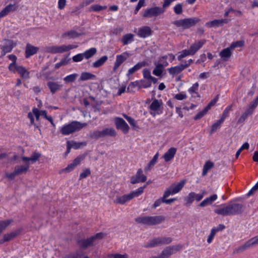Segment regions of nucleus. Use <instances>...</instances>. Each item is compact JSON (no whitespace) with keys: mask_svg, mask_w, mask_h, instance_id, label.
<instances>
[{"mask_svg":"<svg viewBox=\"0 0 258 258\" xmlns=\"http://www.w3.org/2000/svg\"><path fill=\"white\" fill-rule=\"evenodd\" d=\"M245 206L240 204H231L223 208L214 210L215 213L222 216L239 215L243 213Z\"/></svg>","mask_w":258,"mask_h":258,"instance_id":"f257e3e1","label":"nucleus"},{"mask_svg":"<svg viewBox=\"0 0 258 258\" xmlns=\"http://www.w3.org/2000/svg\"><path fill=\"white\" fill-rule=\"evenodd\" d=\"M106 234L103 232L97 233L87 239L77 238V243L79 247L82 249H86L88 247L94 246V241L97 239L103 238Z\"/></svg>","mask_w":258,"mask_h":258,"instance_id":"f03ea898","label":"nucleus"},{"mask_svg":"<svg viewBox=\"0 0 258 258\" xmlns=\"http://www.w3.org/2000/svg\"><path fill=\"white\" fill-rule=\"evenodd\" d=\"M165 219V218L163 216H145L138 217L135 218V220L138 223L148 226H153L161 223Z\"/></svg>","mask_w":258,"mask_h":258,"instance_id":"7ed1b4c3","label":"nucleus"},{"mask_svg":"<svg viewBox=\"0 0 258 258\" xmlns=\"http://www.w3.org/2000/svg\"><path fill=\"white\" fill-rule=\"evenodd\" d=\"M85 125L86 123L82 124L79 121H73L70 123L63 125L60 130V133L63 135H69L80 130Z\"/></svg>","mask_w":258,"mask_h":258,"instance_id":"20e7f679","label":"nucleus"},{"mask_svg":"<svg viewBox=\"0 0 258 258\" xmlns=\"http://www.w3.org/2000/svg\"><path fill=\"white\" fill-rule=\"evenodd\" d=\"M146 187V185L139 187L136 190L133 191L128 194L124 195L121 197H118L116 199L115 202L119 204H124L133 198L138 197L142 194Z\"/></svg>","mask_w":258,"mask_h":258,"instance_id":"39448f33","label":"nucleus"},{"mask_svg":"<svg viewBox=\"0 0 258 258\" xmlns=\"http://www.w3.org/2000/svg\"><path fill=\"white\" fill-rule=\"evenodd\" d=\"M200 21V19L197 17H192L175 20L172 22V24L177 27H182L183 29H187L196 25Z\"/></svg>","mask_w":258,"mask_h":258,"instance_id":"423d86ee","label":"nucleus"},{"mask_svg":"<svg viewBox=\"0 0 258 258\" xmlns=\"http://www.w3.org/2000/svg\"><path fill=\"white\" fill-rule=\"evenodd\" d=\"M77 47V45L71 44L68 45H62L61 46H50L46 48V51L48 53L53 54L57 53H63L71 49L75 48Z\"/></svg>","mask_w":258,"mask_h":258,"instance_id":"0eeeda50","label":"nucleus"},{"mask_svg":"<svg viewBox=\"0 0 258 258\" xmlns=\"http://www.w3.org/2000/svg\"><path fill=\"white\" fill-rule=\"evenodd\" d=\"M183 247L182 244L170 245L166 247L161 252L163 258H169L171 255L175 254Z\"/></svg>","mask_w":258,"mask_h":258,"instance_id":"6e6552de","label":"nucleus"},{"mask_svg":"<svg viewBox=\"0 0 258 258\" xmlns=\"http://www.w3.org/2000/svg\"><path fill=\"white\" fill-rule=\"evenodd\" d=\"M165 12L163 9H161V7H154L147 9L143 15L145 18H152L157 17Z\"/></svg>","mask_w":258,"mask_h":258,"instance_id":"1a4fd4ad","label":"nucleus"},{"mask_svg":"<svg viewBox=\"0 0 258 258\" xmlns=\"http://www.w3.org/2000/svg\"><path fill=\"white\" fill-rule=\"evenodd\" d=\"M147 180V177L143 174V170L141 168L138 170L136 174L131 178V183L133 184L142 182H145Z\"/></svg>","mask_w":258,"mask_h":258,"instance_id":"9d476101","label":"nucleus"},{"mask_svg":"<svg viewBox=\"0 0 258 258\" xmlns=\"http://www.w3.org/2000/svg\"><path fill=\"white\" fill-rule=\"evenodd\" d=\"M204 197V193L201 194H197L194 192H190L188 196L184 198L186 205H190L196 200L197 202L201 201Z\"/></svg>","mask_w":258,"mask_h":258,"instance_id":"9b49d317","label":"nucleus"},{"mask_svg":"<svg viewBox=\"0 0 258 258\" xmlns=\"http://www.w3.org/2000/svg\"><path fill=\"white\" fill-rule=\"evenodd\" d=\"M115 124L116 128L121 130L124 134L128 133L129 126L122 118L116 117L115 118Z\"/></svg>","mask_w":258,"mask_h":258,"instance_id":"f8f14e48","label":"nucleus"},{"mask_svg":"<svg viewBox=\"0 0 258 258\" xmlns=\"http://www.w3.org/2000/svg\"><path fill=\"white\" fill-rule=\"evenodd\" d=\"M23 231V228H18L9 233L5 234L3 239L0 240V244L7 242L19 235Z\"/></svg>","mask_w":258,"mask_h":258,"instance_id":"ddd939ff","label":"nucleus"},{"mask_svg":"<svg viewBox=\"0 0 258 258\" xmlns=\"http://www.w3.org/2000/svg\"><path fill=\"white\" fill-rule=\"evenodd\" d=\"M130 56V54L127 52H125L122 54L117 55L113 68V71H115Z\"/></svg>","mask_w":258,"mask_h":258,"instance_id":"4468645a","label":"nucleus"},{"mask_svg":"<svg viewBox=\"0 0 258 258\" xmlns=\"http://www.w3.org/2000/svg\"><path fill=\"white\" fill-rule=\"evenodd\" d=\"M185 183V180H181L179 183L177 184H172L167 190H169L172 194H176L183 187Z\"/></svg>","mask_w":258,"mask_h":258,"instance_id":"2eb2a0df","label":"nucleus"},{"mask_svg":"<svg viewBox=\"0 0 258 258\" xmlns=\"http://www.w3.org/2000/svg\"><path fill=\"white\" fill-rule=\"evenodd\" d=\"M67 151L66 152V154H68L70 152L71 149L72 148L75 149H77L80 148L82 145H86V142H76L74 141H67Z\"/></svg>","mask_w":258,"mask_h":258,"instance_id":"dca6fc26","label":"nucleus"},{"mask_svg":"<svg viewBox=\"0 0 258 258\" xmlns=\"http://www.w3.org/2000/svg\"><path fill=\"white\" fill-rule=\"evenodd\" d=\"M229 22V20L227 19L221 20H214L206 23V26L211 28L214 27L222 26L224 24H227Z\"/></svg>","mask_w":258,"mask_h":258,"instance_id":"f3484780","label":"nucleus"},{"mask_svg":"<svg viewBox=\"0 0 258 258\" xmlns=\"http://www.w3.org/2000/svg\"><path fill=\"white\" fill-rule=\"evenodd\" d=\"M189 64H180L178 66L169 68L168 71L170 75H174L180 73L182 71L187 68Z\"/></svg>","mask_w":258,"mask_h":258,"instance_id":"a211bd4d","label":"nucleus"},{"mask_svg":"<svg viewBox=\"0 0 258 258\" xmlns=\"http://www.w3.org/2000/svg\"><path fill=\"white\" fill-rule=\"evenodd\" d=\"M39 48L37 47L34 46L31 44L28 43L26 46L25 49V57L29 58L31 55L36 54Z\"/></svg>","mask_w":258,"mask_h":258,"instance_id":"6ab92c4d","label":"nucleus"},{"mask_svg":"<svg viewBox=\"0 0 258 258\" xmlns=\"http://www.w3.org/2000/svg\"><path fill=\"white\" fill-rule=\"evenodd\" d=\"M205 39L201 40L197 43L192 44L189 48L191 55L195 54L206 43Z\"/></svg>","mask_w":258,"mask_h":258,"instance_id":"aec40b11","label":"nucleus"},{"mask_svg":"<svg viewBox=\"0 0 258 258\" xmlns=\"http://www.w3.org/2000/svg\"><path fill=\"white\" fill-rule=\"evenodd\" d=\"M16 43H15L13 40L10 39L4 40V45L1 47L2 49H4L5 51L10 52H11L13 48L15 47Z\"/></svg>","mask_w":258,"mask_h":258,"instance_id":"412c9836","label":"nucleus"},{"mask_svg":"<svg viewBox=\"0 0 258 258\" xmlns=\"http://www.w3.org/2000/svg\"><path fill=\"white\" fill-rule=\"evenodd\" d=\"M176 152V149L174 147L170 148L163 155V158L165 161L167 162L173 158Z\"/></svg>","mask_w":258,"mask_h":258,"instance_id":"4be33fe9","label":"nucleus"},{"mask_svg":"<svg viewBox=\"0 0 258 258\" xmlns=\"http://www.w3.org/2000/svg\"><path fill=\"white\" fill-rule=\"evenodd\" d=\"M152 30L148 26H144L139 29L138 35L142 38H145L149 36L152 34Z\"/></svg>","mask_w":258,"mask_h":258,"instance_id":"5701e85b","label":"nucleus"},{"mask_svg":"<svg viewBox=\"0 0 258 258\" xmlns=\"http://www.w3.org/2000/svg\"><path fill=\"white\" fill-rule=\"evenodd\" d=\"M217 199V195L216 194H214L211 196L210 197L207 198L204 200H203L199 205L200 207H205L207 205H210L212 204L214 201H215Z\"/></svg>","mask_w":258,"mask_h":258,"instance_id":"b1692460","label":"nucleus"},{"mask_svg":"<svg viewBox=\"0 0 258 258\" xmlns=\"http://www.w3.org/2000/svg\"><path fill=\"white\" fill-rule=\"evenodd\" d=\"M231 49L230 47L223 49L220 53V55L224 61H227L231 55Z\"/></svg>","mask_w":258,"mask_h":258,"instance_id":"393cba45","label":"nucleus"},{"mask_svg":"<svg viewBox=\"0 0 258 258\" xmlns=\"http://www.w3.org/2000/svg\"><path fill=\"white\" fill-rule=\"evenodd\" d=\"M252 247L251 245L250 244V243L249 242V240H248L244 244L242 245H241L239 246L238 247L236 248L234 251V253H240L242 252L243 251H245V250L250 248Z\"/></svg>","mask_w":258,"mask_h":258,"instance_id":"a878e982","label":"nucleus"},{"mask_svg":"<svg viewBox=\"0 0 258 258\" xmlns=\"http://www.w3.org/2000/svg\"><path fill=\"white\" fill-rule=\"evenodd\" d=\"M145 66L146 62L145 61H142L137 63L134 67L128 70L127 76L128 77L130 75L134 74L136 71H138L139 70L145 67Z\"/></svg>","mask_w":258,"mask_h":258,"instance_id":"bb28decb","label":"nucleus"},{"mask_svg":"<svg viewBox=\"0 0 258 258\" xmlns=\"http://www.w3.org/2000/svg\"><path fill=\"white\" fill-rule=\"evenodd\" d=\"M47 85L49 87L50 92L52 94L55 93L61 87V85H59L57 82H48Z\"/></svg>","mask_w":258,"mask_h":258,"instance_id":"cd10ccee","label":"nucleus"},{"mask_svg":"<svg viewBox=\"0 0 258 258\" xmlns=\"http://www.w3.org/2000/svg\"><path fill=\"white\" fill-rule=\"evenodd\" d=\"M172 195L169 190H166L164 191L163 196L162 197L163 203L166 204H171L176 200V198H171L169 199H166V198L168 197L170 195Z\"/></svg>","mask_w":258,"mask_h":258,"instance_id":"c85d7f7f","label":"nucleus"},{"mask_svg":"<svg viewBox=\"0 0 258 258\" xmlns=\"http://www.w3.org/2000/svg\"><path fill=\"white\" fill-rule=\"evenodd\" d=\"M16 71L20 74L21 77L25 79L29 78V72L26 69L21 66L16 67Z\"/></svg>","mask_w":258,"mask_h":258,"instance_id":"c756f323","label":"nucleus"},{"mask_svg":"<svg viewBox=\"0 0 258 258\" xmlns=\"http://www.w3.org/2000/svg\"><path fill=\"white\" fill-rule=\"evenodd\" d=\"M108 56L107 55H104L101 58L98 59L97 60L93 62L92 67L95 68H98L103 66L104 63L108 60Z\"/></svg>","mask_w":258,"mask_h":258,"instance_id":"7c9ffc66","label":"nucleus"},{"mask_svg":"<svg viewBox=\"0 0 258 258\" xmlns=\"http://www.w3.org/2000/svg\"><path fill=\"white\" fill-rule=\"evenodd\" d=\"M161 245L159 237L154 238L150 240L146 245H144L145 247H154L157 246Z\"/></svg>","mask_w":258,"mask_h":258,"instance_id":"2f4dec72","label":"nucleus"},{"mask_svg":"<svg viewBox=\"0 0 258 258\" xmlns=\"http://www.w3.org/2000/svg\"><path fill=\"white\" fill-rule=\"evenodd\" d=\"M102 137L106 136L114 137L116 136V132L113 128H105L101 131Z\"/></svg>","mask_w":258,"mask_h":258,"instance_id":"473e14b6","label":"nucleus"},{"mask_svg":"<svg viewBox=\"0 0 258 258\" xmlns=\"http://www.w3.org/2000/svg\"><path fill=\"white\" fill-rule=\"evenodd\" d=\"M154 64L156 67L153 71V74L156 76H160L163 73L164 64L162 63L156 64V62H154Z\"/></svg>","mask_w":258,"mask_h":258,"instance_id":"72a5a7b5","label":"nucleus"},{"mask_svg":"<svg viewBox=\"0 0 258 258\" xmlns=\"http://www.w3.org/2000/svg\"><path fill=\"white\" fill-rule=\"evenodd\" d=\"M96 76L89 72H83L81 74L79 81H85L88 80L94 79Z\"/></svg>","mask_w":258,"mask_h":258,"instance_id":"f704fd0d","label":"nucleus"},{"mask_svg":"<svg viewBox=\"0 0 258 258\" xmlns=\"http://www.w3.org/2000/svg\"><path fill=\"white\" fill-rule=\"evenodd\" d=\"M29 168V164L27 163L24 166H21L20 167H16L15 169V173H17V175L26 173Z\"/></svg>","mask_w":258,"mask_h":258,"instance_id":"c9c22d12","label":"nucleus"},{"mask_svg":"<svg viewBox=\"0 0 258 258\" xmlns=\"http://www.w3.org/2000/svg\"><path fill=\"white\" fill-rule=\"evenodd\" d=\"M71 60V58L69 57V55H66L63 57L59 62H58L55 64V69H58L62 66L67 65Z\"/></svg>","mask_w":258,"mask_h":258,"instance_id":"e433bc0d","label":"nucleus"},{"mask_svg":"<svg viewBox=\"0 0 258 258\" xmlns=\"http://www.w3.org/2000/svg\"><path fill=\"white\" fill-rule=\"evenodd\" d=\"M97 52V49L95 47L91 48L90 49L85 51L84 53V57L86 59H89L94 55Z\"/></svg>","mask_w":258,"mask_h":258,"instance_id":"4c0bfd02","label":"nucleus"},{"mask_svg":"<svg viewBox=\"0 0 258 258\" xmlns=\"http://www.w3.org/2000/svg\"><path fill=\"white\" fill-rule=\"evenodd\" d=\"M162 104V102H160L158 100L155 99L153 100L152 103L151 104L150 106V108L151 110L153 111H158L160 110V107Z\"/></svg>","mask_w":258,"mask_h":258,"instance_id":"58836bf2","label":"nucleus"},{"mask_svg":"<svg viewBox=\"0 0 258 258\" xmlns=\"http://www.w3.org/2000/svg\"><path fill=\"white\" fill-rule=\"evenodd\" d=\"M224 120V117L222 116V117L218 120H217L215 123H214L212 126L210 131V134L212 135L214 132H215L220 127L221 123L223 122Z\"/></svg>","mask_w":258,"mask_h":258,"instance_id":"ea45409f","label":"nucleus"},{"mask_svg":"<svg viewBox=\"0 0 258 258\" xmlns=\"http://www.w3.org/2000/svg\"><path fill=\"white\" fill-rule=\"evenodd\" d=\"M13 222V219H8L7 220L1 221H0V234L5 230L7 227Z\"/></svg>","mask_w":258,"mask_h":258,"instance_id":"a19ab883","label":"nucleus"},{"mask_svg":"<svg viewBox=\"0 0 258 258\" xmlns=\"http://www.w3.org/2000/svg\"><path fill=\"white\" fill-rule=\"evenodd\" d=\"M214 164L213 162L210 161H207L204 166L202 175L204 176L207 173L208 170L214 167Z\"/></svg>","mask_w":258,"mask_h":258,"instance_id":"79ce46f5","label":"nucleus"},{"mask_svg":"<svg viewBox=\"0 0 258 258\" xmlns=\"http://www.w3.org/2000/svg\"><path fill=\"white\" fill-rule=\"evenodd\" d=\"M83 33H79L74 30H71L67 32L64 33L62 34V36H68L70 37V38H75L81 36Z\"/></svg>","mask_w":258,"mask_h":258,"instance_id":"37998d69","label":"nucleus"},{"mask_svg":"<svg viewBox=\"0 0 258 258\" xmlns=\"http://www.w3.org/2000/svg\"><path fill=\"white\" fill-rule=\"evenodd\" d=\"M134 35L131 33L124 35L121 39V41L124 45H126L128 43L133 41Z\"/></svg>","mask_w":258,"mask_h":258,"instance_id":"c03bdc74","label":"nucleus"},{"mask_svg":"<svg viewBox=\"0 0 258 258\" xmlns=\"http://www.w3.org/2000/svg\"><path fill=\"white\" fill-rule=\"evenodd\" d=\"M158 156L159 154L158 153L154 155L152 159L148 163V165L145 168V171L150 170V168L154 166V165L156 164L157 162Z\"/></svg>","mask_w":258,"mask_h":258,"instance_id":"a18cd8bd","label":"nucleus"},{"mask_svg":"<svg viewBox=\"0 0 258 258\" xmlns=\"http://www.w3.org/2000/svg\"><path fill=\"white\" fill-rule=\"evenodd\" d=\"M78 75L77 74H73L66 76L63 78V81L66 83H70L75 82Z\"/></svg>","mask_w":258,"mask_h":258,"instance_id":"49530a36","label":"nucleus"},{"mask_svg":"<svg viewBox=\"0 0 258 258\" xmlns=\"http://www.w3.org/2000/svg\"><path fill=\"white\" fill-rule=\"evenodd\" d=\"M106 9H107L106 6H102L99 5H94L90 7L89 11L99 12L100 11Z\"/></svg>","mask_w":258,"mask_h":258,"instance_id":"de8ad7c7","label":"nucleus"},{"mask_svg":"<svg viewBox=\"0 0 258 258\" xmlns=\"http://www.w3.org/2000/svg\"><path fill=\"white\" fill-rule=\"evenodd\" d=\"M140 88L143 87L147 88L151 86V81L150 80H141L140 81Z\"/></svg>","mask_w":258,"mask_h":258,"instance_id":"09e8293b","label":"nucleus"},{"mask_svg":"<svg viewBox=\"0 0 258 258\" xmlns=\"http://www.w3.org/2000/svg\"><path fill=\"white\" fill-rule=\"evenodd\" d=\"M159 239L161 245L170 244L172 241V239L170 237H159Z\"/></svg>","mask_w":258,"mask_h":258,"instance_id":"8fccbe9b","label":"nucleus"},{"mask_svg":"<svg viewBox=\"0 0 258 258\" xmlns=\"http://www.w3.org/2000/svg\"><path fill=\"white\" fill-rule=\"evenodd\" d=\"M89 137L92 139H98L99 138H103L102 136L101 131H94L90 134Z\"/></svg>","mask_w":258,"mask_h":258,"instance_id":"3c124183","label":"nucleus"},{"mask_svg":"<svg viewBox=\"0 0 258 258\" xmlns=\"http://www.w3.org/2000/svg\"><path fill=\"white\" fill-rule=\"evenodd\" d=\"M41 156V154L38 152H33L30 157V160L32 163H35L37 161H38Z\"/></svg>","mask_w":258,"mask_h":258,"instance_id":"603ef678","label":"nucleus"},{"mask_svg":"<svg viewBox=\"0 0 258 258\" xmlns=\"http://www.w3.org/2000/svg\"><path fill=\"white\" fill-rule=\"evenodd\" d=\"M140 81H136L134 82H131L127 88V92H133V89L136 86H138L140 88Z\"/></svg>","mask_w":258,"mask_h":258,"instance_id":"864d4df0","label":"nucleus"},{"mask_svg":"<svg viewBox=\"0 0 258 258\" xmlns=\"http://www.w3.org/2000/svg\"><path fill=\"white\" fill-rule=\"evenodd\" d=\"M91 174V170L89 168L84 169L82 173L80 174L79 179L86 178Z\"/></svg>","mask_w":258,"mask_h":258,"instance_id":"5fc2aeb1","label":"nucleus"},{"mask_svg":"<svg viewBox=\"0 0 258 258\" xmlns=\"http://www.w3.org/2000/svg\"><path fill=\"white\" fill-rule=\"evenodd\" d=\"M82 254L79 250H77L75 252L71 253L69 254L66 255L65 258H79L81 257Z\"/></svg>","mask_w":258,"mask_h":258,"instance_id":"6e6d98bb","label":"nucleus"},{"mask_svg":"<svg viewBox=\"0 0 258 258\" xmlns=\"http://www.w3.org/2000/svg\"><path fill=\"white\" fill-rule=\"evenodd\" d=\"M108 258H128V255L126 253L123 254H121L120 253H115V254H109L108 255Z\"/></svg>","mask_w":258,"mask_h":258,"instance_id":"4d7b16f0","label":"nucleus"},{"mask_svg":"<svg viewBox=\"0 0 258 258\" xmlns=\"http://www.w3.org/2000/svg\"><path fill=\"white\" fill-rule=\"evenodd\" d=\"M174 13L177 15H180L182 13V5L181 4H178L173 8Z\"/></svg>","mask_w":258,"mask_h":258,"instance_id":"13d9d810","label":"nucleus"},{"mask_svg":"<svg viewBox=\"0 0 258 258\" xmlns=\"http://www.w3.org/2000/svg\"><path fill=\"white\" fill-rule=\"evenodd\" d=\"M188 55H191L190 52L189 51V49L188 50L185 49L183 50L181 54L178 56V60H181L182 58H184V57Z\"/></svg>","mask_w":258,"mask_h":258,"instance_id":"bf43d9fd","label":"nucleus"},{"mask_svg":"<svg viewBox=\"0 0 258 258\" xmlns=\"http://www.w3.org/2000/svg\"><path fill=\"white\" fill-rule=\"evenodd\" d=\"M85 157V155H80L76 158L73 162V163L75 166H77L78 165H79L81 162L84 159Z\"/></svg>","mask_w":258,"mask_h":258,"instance_id":"052dcab7","label":"nucleus"},{"mask_svg":"<svg viewBox=\"0 0 258 258\" xmlns=\"http://www.w3.org/2000/svg\"><path fill=\"white\" fill-rule=\"evenodd\" d=\"M198 87H199V84L198 83H196L194 84H193V85L192 86V87L190 88H189L188 91L191 93H195L197 94V96L200 97V95L198 94V93L196 92V91L198 89Z\"/></svg>","mask_w":258,"mask_h":258,"instance_id":"680f3d73","label":"nucleus"},{"mask_svg":"<svg viewBox=\"0 0 258 258\" xmlns=\"http://www.w3.org/2000/svg\"><path fill=\"white\" fill-rule=\"evenodd\" d=\"M143 74L144 78L147 80H150L152 76L151 75V73L150 70L148 69H144L143 71Z\"/></svg>","mask_w":258,"mask_h":258,"instance_id":"e2e57ef3","label":"nucleus"},{"mask_svg":"<svg viewBox=\"0 0 258 258\" xmlns=\"http://www.w3.org/2000/svg\"><path fill=\"white\" fill-rule=\"evenodd\" d=\"M84 57V56L83 53H79L74 56L72 59L74 62H79L82 60Z\"/></svg>","mask_w":258,"mask_h":258,"instance_id":"0e129e2a","label":"nucleus"},{"mask_svg":"<svg viewBox=\"0 0 258 258\" xmlns=\"http://www.w3.org/2000/svg\"><path fill=\"white\" fill-rule=\"evenodd\" d=\"M6 9H7L9 13L15 11L17 8L18 6H16L15 4H9L8 6L5 7Z\"/></svg>","mask_w":258,"mask_h":258,"instance_id":"69168bd1","label":"nucleus"},{"mask_svg":"<svg viewBox=\"0 0 258 258\" xmlns=\"http://www.w3.org/2000/svg\"><path fill=\"white\" fill-rule=\"evenodd\" d=\"M258 189V181L252 187V188L249 191V192L247 194V196L249 197L253 194L254 191Z\"/></svg>","mask_w":258,"mask_h":258,"instance_id":"338daca9","label":"nucleus"},{"mask_svg":"<svg viewBox=\"0 0 258 258\" xmlns=\"http://www.w3.org/2000/svg\"><path fill=\"white\" fill-rule=\"evenodd\" d=\"M249 242L250 243V244L251 245V247H253L256 245H258V237L255 236L254 237H253L249 240Z\"/></svg>","mask_w":258,"mask_h":258,"instance_id":"774afa93","label":"nucleus"}]
</instances>
